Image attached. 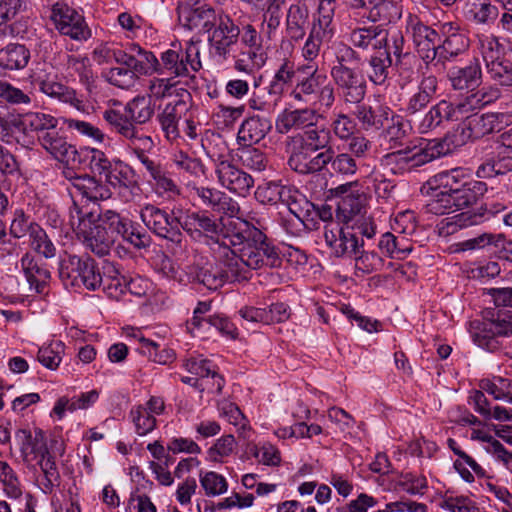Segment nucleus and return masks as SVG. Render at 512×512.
Instances as JSON below:
<instances>
[{"label": "nucleus", "mask_w": 512, "mask_h": 512, "mask_svg": "<svg viewBox=\"0 0 512 512\" xmlns=\"http://www.w3.org/2000/svg\"><path fill=\"white\" fill-rule=\"evenodd\" d=\"M412 131L410 122L402 116L393 115L391 124L385 129V137L387 138L390 148L401 146L403 141L409 137Z\"/></svg>", "instance_id": "13d9d810"}, {"label": "nucleus", "mask_w": 512, "mask_h": 512, "mask_svg": "<svg viewBox=\"0 0 512 512\" xmlns=\"http://www.w3.org/2000/svg\"><path fill=\"white\" fill-rule=\"evenodd\" d=\"M104 178L106 183L115 189H130L132 191L138 188L135 171L121 160L112 161L109 169L104 174Z\"/></svg>", "instance_id": "ea45409f"}, {"label": "nucleus", "mask_w": 512, "mask_h": 512, "mask_svg": "<svg viewBox=\"0 0 512 512\" xmlns=\"http://www.w3.org/2000/svg\"><path fill=\"white\" fill-rule=\"evenodd\" d=\"M324 239L335 257H352L364 246V241L360 240L349 226L342 227L334 222L325 225Z\"/></svg>", "instance_id": "4468645a"}, {"label": "nucleus", "mask_w": 512, "mask_h": 512, "mask_svg": "<svg viewBox=\"0 0 512 512\" xmlns=\"http://www.w3.org/2000/svg\"><path fill=\"white\" fill-rule=\"evenodd\" d=\"M65 68L69 77L77 76L84 84H90L94 79L90 60L87 57L66 55Z\"/></svg>", "instance_id": "6e6d98bb"}, {"label": "nucleus", "mask_w": 512, "mask_h": 512, "mask_svg": "<svg viewBox=\"0 0 512 512\" xmlns=\"http://www.w3.org/2000/svg\"><path fill=\"white\" fill-rule=\"evenodd\" d=\"M37 459V463L43 474L40 489L43 493L50 494L60 483V473L57 468L55 458L50 451L47 450V453H43Z\"/></svg>", "instance_id": "de8ad7c7"}, {"label": "nucleus", "mask_w": 512, "mask_h": 512, "mask_svg": "<svg viewBox=\"0 0 512 512\" xmlns=\"http://www.w3.org/2000/svg\"><path fill=\"white\" fill-rule=\"evenodd\" d=\"M309 26V9L300 2L292 4L286 15L285 31L288 38L299 41L306 35Z\"/></svg>", "instance_id": "f704fd0d"}, {"label": "nucleus", "mask_w": 512, "mask_h": 512, "mask_svg": "<svg viewBox=\"0 0 512 512\" xmlns=\"http://www.w3.org/2000/svg\"><path fill=\"white\" fill-rule=\"evenodd\" d=\"M392 59L387 52L378 50L368 60L367 75L375 85H383L389 76Z\"/></svg>", "instance_id": "8fccbe9b"}, {"label": "nucleus", "mask_w": 512, "mask_h": 512, "mask_svg": "<svg viewBox=\"0 0 512 512\" xmlns=\"http://www.w3.org/2000/svg\"><path fill=\"white\" fill-rule=\"evenodd\" d=\"M501 97V90L496 85H485L480 89L471 90L466 95L460 97L466 114L475 111L496 102Z\"/></svg>", "instance_id": "58836bf2"}, {"label": "nucleus", "mask_w": 512, "mask_h": 512, "mask_svg": "<svg viewBox=\"0 0 512 512\" xmlns=\"http://www.w3.org/2000/svg\"><path fill=\"white\" fill-rule=\"evenodd\" d=\"M332 141L333 138L329 128L313 124V126L302 133L288 136L285 143L287 150L291 154L298 151L304 153L333 149L331 146Z\"/></svg>", "instance_id": "f3484780"}, {"label": "nucleus", "mask_w": 512, "mask_h": 512, "mask_svg": "<svg viewBox=\"0 0 512 512\" xmlns=\"http://www.w3.org/2000/svg\"><path fill=\"white\" fill-rule=\"evenodd\" d=\"M353 257L357 276L380 271L384 265V260L375 251H365L360 248L359 253L353 255Z\"/></svg>", "instance_id": "052dcab7"}, {"label": "nucleus", "mask_w": 512, "mask_h": 512, "mask_svg": "<svg viewBox=\"0 0 512 512\" xmlns=\"http://www.w3.org/2000/svg\"><path fill=\"white\" fill-rule=\"evenodd\" d=\"M448 79L454 90L469 89L478 86L482 80V69L478 59L466 66H454L448 71Z\"/></svg>", "instance_id": "473e14b6"}, {"label": "nucleus", "mask_w": 512, "mask_h": 512, "mask_svg": "<svg viewBox=\"0 0 512 512\" xmlns=\"http://www.w3.org/2000/svg\"><path fill=\"white\" fill-rule=\"evenodd\" d=\"M224 11L215 9L212 5L206 3L189 2L178 6V21L180 25L197 34H206L213 29L218 20L219 14Z\"/></svg>", "instance_id": "9d476101"}, {"label": "nucleus", "mask_w": 512, "mask_h": 512, "mask_svg": "<svg viewBox=\"0 0 512 512\" xmlns=\"http://www.w3.org/2000/svg\"><path fill=\"white\" fill-rule=\"evenodd\" d=\"M486 71L490 79L503 87L512 88V62L506 59L486 65Z\"/></svg>", "instance_id": "774afa93"}, {"label": "nucleus", "mask_w": 512, "mask_h": 512, "mask_svg": "<svg viewBox=\"0 0 512 512\" xmlns=\"http://www.w3.org/2000/svg\"><path fill=\"white\" fill-rule=\"evenodd\" d=\"M261 79V76L258 77V80L255 79V90L253 91L248 104L253 110L268 112L278 105L282 95L277 91V88L272 87L270 84L265 88H259V81H261Z\"/></svg>", "instance_id": "37998d69"}, {"label": "nucleus", "mask_w": 512, "mask_h": 512, "mask_svg": "<svg viewBox=\"0 0 512 512\" xmlns=\"http://www.w3.org/2000/svg\"><path fill=\"white\" fill-rule=\"evenodd\" d=\"M402 16V6L394 0H383L368 19L372 23L389 24Z\"/></svg>", "instance_id": "0e129e2a"}, {"label": "nucleus", "mask_w": 512, "mask_h": 512, "mask_svg": "<svg viewBox=\"0 0 512 512\" xmlns=\"http://www.w3.org/2000/svg\"><path fill=\"white\" fill-rule=\"evenodd\" d=\"M217 259L219 264L200 259L188 265L185 269L188 281L202 284L209 290H217L226 282H239L238 277L231 275L232 271L228 267L230 256L222 242L217 252Z\"/></svg>", "instance_id": "39448f33"}, {"label": "nucleus", "mask_w": 512, "mask_h": 512, "mask_svg": "<svg viewBox=\"0 0 512 512\" xmlns=\"http://www.w3.org/2000/svg\"><path fill=\"white\" fill-rule=\"evenodd\" d=\"M237 157L242 166L253 171H263L268 164L265 153L253 145H240L237 149Z\"/></svg>", "instance_id": "864d4df0"}, {"label": "nucleus", "mask_w": 512, "mask_h": 512, "mask_svg": "<svg viewBox=\"0 0 512 512\" xmlns=\"http://www.w3.org/2000/svg\"><path fill=\"white\" fill-rule=\"evenodd\" d=\"M15 439L25 461L36 459L49 450L45 433L41 429H19L15 433Z\"/></svg>", "instance_id": "cd10ccee"}, {"label": "nucleus", "mask_w": 512, "mask_h": 512, "mask_svg": "<svg viewBox=\"0 0 512 512\" xmlns=\"http://www.w3.org/2000/svg\"><path fill=\"white\" fill-rule=\"evenodd\" d=\"M512 172V152L494 148L490 155L478 166L476 175L486 179Z\"/></svg>", "instance_id": "2f4dec72"}, {"label": "nucleus", "mask_w": 512, "mask_h": 512, "mask_svg": "<svg viewBox=\"0 0 512 512\" xmlns=\"http://www.w3.org/2000/svg\"><path fill=\"white\" fill-rule=\"evenodd\" d=\"M363 209L362 197L359 194H347L341 196L337 205V217L348 223L361 216Z\"/></svg>", "instance_id": "e2e57ef3"}, {"label": "nucleus", "mask_w": 512, "mask_h": 512, "mask_svg": "<svg viewBox=\"0 0 512 512\" xmlns=\"http://www.w3.org/2000/svg\"><path fill=\"white\" fill-rule=\"evenodd\" d=\"M468 181L469 180L467 179L464 170L461 168H455L448 171H442L432 176L426 182L424 188L427 187L434 191L442 189L446 192L452 193L454 189H458Z\"/></svg>", "instance_id": "a18cd8bd"}, {"label": "nucleus", "mask_w": 512, "mask_h": 512, "mask_svg": "<svg viewBox=\"0 0 512 512\" xmlns=\"http://www.w3.org/2000/svg\"><path fill=\"white\" fill-rule=\"evenodd\" d=\"M191 191L212 211L227 215L230 220L241 218L239 216L240 206L238 202L225 192L216 188L197 185H193Z\"/></svg>", "instance_id": "5701e85b"}, {"label": "nucleus", "mask_w": 512, "mask_h": 512, "mask_svg": "<svg viewBox=\"0 0 512 512\" xmlns=\"http://www.w3.org/2000/svg\"><path fill=\"white\" fill-rule=\"evenodd\" d=\"M79 154V163L77 166H80L84 160L88 161V166L90 170L94 173H98L99 175H103L107 172L112 161L108 159L105 153L96 148H83L78 150Z\"/></svg>", "instance_id": "680f3d73"}, {"label": "nucleus", "mask_w": 512, "mask_h": 512, "mask_svg": "<svg viewBox=\"0 0 512 512\" xmlns=\"http://www.w3.org/2000/svg\"><path fill=\"white\" fill-rule=\"evenodd\" d=\"M30 246L45 258H53L56 255V247L47 233L38 225L30 229Z\"/></svg>", "instance_id": "338daca9"}, {"label": "nucleus", "mask_w": 512, "mask_h": 512, "mask_svg": "<svg viewBox=\"0 0 512 512\" xmlns=\"http://www.w3.org/2000/svg\"><path fill=\"white\" fill-rule=\"evenodd\" d=\"M240 28L225 12L219 14L218 20L209 32L208 42L213 54L227 60L238 44Z\"/></svg>", "instance_id": "9b49d317"}, {"label": "nucleus", "mask_w": 512, "mask_h": 512, "mask_svg": "<svg viewBox=\"0 0 512 512\" xmlns=\"http://www.w3.org/2000/svg\"><path fill=\"white\" fill-rule=\"evenodd\" d=\"M131 49L136 52L135 71L138 76L158 74L159 58H157L153 52L142 48L137 43H132Z\"/></svg>", "instance_id": "4d7b16f0"}, {"label": "nucleus", "mask_w": 512, "mask_h": 512, "mask_svg": "<svg viewBox=\"0 0 512 512\" xmlns=\"http://www.w3.org/2000/svg\"><path fill=\"white\" fill-rule=\"evenodd\" d=\"M119 137L145 167L151 178L162 170L161 165L148 156V153L155 146L153 139L149 135L138 134L133 127L125 125L124 127H119Z\"/></svg>", "instance_id": "dca6fc26"}, {"label": "nucleus", "mask_w": 512, "mask_h": 512, "mask_svg": "<svg viewBox=\"0 0 512 512\" xmlns=\"http://www.w3.org/2000/svg\"><path fill=\"white\" fill-rule=\"evenodd\" d=\"M50 18L62 35L76 41H85L91 37V30L83 14L67 4H53Z\"/></svg>", "instance_id": "f8f14e48"}, {"label": "nucleus", "mask_w": 512, "mask_h": 512, "mask_svg": "<svg viewBox=\"0 0 512 512\" xmlns=\"http://www.w3.org/2000/svg\"><path fill=\"white\" fill-rule=\"evenodd\" d=\"M14 127L24 134L36 133L38 137L56 129L58 119L44 112H27L19 115L13 123Z\"/></svg>", "instance_id": "c756f323"}, {"label": "nucleus", "mask_w": 512, "mask_h": 512, "mask_svg": "<svg viewBox=\"0 0 512 512\" xmlns=\"http://www.w3.org/2000/svg\"><path fill=\"white\" fill-rule=\"evenodd\" d=\"M140 217L155 235L182 247L184 235L180 229L181 216H173L166 210L147 204L141 209Z\"/></svg>", "instance_id": "6e6552de"}, {"label": "nucleus", "mask_w": 512, "mask_h": 512, "mask_svg": "<svg viewBox=\"0 0 512 512\" xmlns=\"http://www.w3.org/2000/svg\"><path fill=\"white\" fill-rule=\"evenodd\" d=\"M272 128L270 119L254 115L246 118L237 132L239 145H254L263 140Z\"/></svg>", "instance_id": "7c9ffc66"}, {"label": "nucleus", "mask_w": 512, "mask_h": 512, "mask_svg": "<svg viewBox=\"0 0 512 512\" xmlns=\"http://www.w3.org/2000/svg\"><path fill=\"white\" fill-rule=\"evenodd\" d=\"M332 49L335 60L332 63L331 70H337L338 72L344 68H351L353 63L357 64L360 60L359 54L354 48L343 42L335 43Z\"/></svg>", "instance_id": "69168bd1"}, {"label": "nucleus", "mask_w": 512, "mask_h": 512, "mask_svg": "<svg viewBox=\"0 0 512 512\" xmlns=\"http://www.w3.org/2000/svg\"><path fill=\"white\" fill-rule=\"evenodd\" d=\"M126 114L115 109H106L102 113L103 119L111 130L119 135V127H133L138 134H146L141 125L147 123L154 114V108L144 97H136L125 106Z\"/></svg>", "instance_id": "0eeeda50"}, {"label": "nucleus", "mask_w": 512, "mask_h": 512, "mask_svg": "<svg viewBox=\"0 0 512 512\" xmlns=\"http://www.w3.org/2000/svg\"><path fill=\"white\" fill-rule=\"evenodd\" d=\"M30 50L23 44L10 43L0 50V68L9 71L24 69L30 60Z\"/></svg>", "instance_id": "a19ab883"}, {"label": "nucleus", "mask_w": 512, "mask_h": 512, "mask_svg": "<svg viewBox=\"0 0 512 512\" xmlns=\"http://www.w3.org/2000/svg\"><path fill=\"white\" fill-rule=\"evenodd\" d=\"M20 264L29 284V289L36 293H43L51 277L50 271L46 265L39 264L29 253L23 255Z\"/></svg>", "instance_id": "72a5a7b5"}, {"label": "nucleus", "mask_w": 512, "mask_h": 512, "mask_svg": "<svg viewBox=\"0 0 512 512\" xmlns=\"http://www.w3.org/2000/svg\"><path fill=\"white\" fill-rule=\"evenodd\" d=\"M505 208L506 206L504 204L498 203L491 206L489 209L481 207L476 211H466L451 218H445L438 224L439 235L446 237L456 233L460 229L479 225L488 219V213H498Z\"/></svg>", "instance_id": "4be33fe9"}, {"label": "nucleus", "mask_w": 512, "mask_h": 512, "mask_svg": "<svg viewBox=\"0 0 512 512\" xmlns=\"http://www.w3.org/2000/svg\"><path fill=\"white\" fill-rule=\"evenodd\" d=\"M210 157L220 186L239 197L250 194L254 186V179L250 174L237 167L223 154H212Z\"/></svg>", "instance_id": "1a4fd4ad"}, {"label": "nucleus", "mask_w": 512, "mask_h": 512, "mask_svg": "<svg viewBox=\"0 0 512 512\" xmlns=\"http://www.w3.org/2000/svg\"><path fill=\"white\" fill-rule=\"evenodd\" d=\"M98 215L93 212L84 211L77 203L69 209V224L71 228L82 238L86 249L99 257L109 254L115 239L105 226L95 224Z\"/></svg>", "instance_id": "7ed1b4c3"}, {"label": "nucleus", "mask_w": 512, "mask_h": 512, "mask_svg": "<svg viewBox=\"0 0 512 512\" xmlns=\"http://www.w3.org/2000/svg\"><path fill=\"white\" fill-rule=\"evenodd\" d=\"M190 108L191 104L182 96V98L166 104L162 112L157 115L161 130L168 141L173 142L180 138L178 122L183 116H186Z\"/></svg>", "instance_id": "a878e982"}, {"label": "nucleus", "mask_w": 512, "mask_h": 512, "mask_svg": "<svg viewBox=\"0 0 512 512\" xmlns=\"http://www.w3.org/2000/svg\"><path fill=\"white\" fill-rule=\"evenodd\" d=\"M381 37L385 38L383 44L384 52L389 54V57L393 54L396 57L395 65L402 67L408 63L412 56L408 52H404L405 39L401 31H393L388 37V33L383 30Z\"/></svg>", "instance_id": "603ef678"}, {"label": "nucleus", "mask_w": 512, "mask_h": 512, "mask_svg": "<svg viewBox=\"0 0 512 512\" xmlns=\"http://www.w3.org/2000/svg\"><path fill=\"white\" fill-rule=\"evenodd\" d=\"M353 116L357 119L362 129L369 131L372 129H380L383 127L384 122L388 119L390 109L389 107H372L367 103H355Z\"/></svg>", "instance_id": "4c0bfd02"}, {"label": "nucleus", "mask_w": 512, "mask_h": 512, "mask_svg": "<svg viewBox=\"0 0 512 512\" xmlns=\"http://www.w3.org/2000/svg\"><path fill=\"white\" fill-rule=\"evenodd\" d=\"M260 218L229 220L224 225L222 243L230 256L228 267L239 282L252 277V270L277 268L282 264L279 249L263 232Z\"/></svg>", "instance_id": "f257e3e1"}, {"label": "nucleus", "mask_w": 512, "mask_h": 512, "mask_svg": "<svg viewBox=\"0 0 512 512\" xmlns=\"http://www.w3.org/2000/svg\"><path fill=\"white\" fill-rule=\"evenodd\" d=\"M469 333L479 347L488 351L498 349V337L512 335V311H499L491 318L471 321Z\"/></svg>", "instance_id": "423d86ee"}, {"label": "nucleus", "mask_w": 512, "mask_h": 512, "mask_svg": "<svg viewBox=\"0 0 512 512\" xmlns=\"http://www.w3.org/2000/svg\"><path fill=\"white\" fill-rule=\"evenodd\" d=\"M26 9L25 0H0V36L11 30L10 23Z\"/></svg>", "instance_id": "5fc2aeb1"}, {"label": "nucleus", "mask_w": 512, "mask_h": 512, "mask_svg": "<svg viewBox=\"0 0 512 512\" xmlns=\"http://www.w3.org/2000/svg\"><path fill=\"white\" fill-rule=\"evenodd\" d=\"M382 34L383 29L378 25L356 27L350 31L348 40L352 48L380 50L385 43V38L381 37Z\"/></svg>", "instance_id": "c9c22d12"}, {"label": "nucleus", "mask_w": 512, "mask_h": 512, "mask_svg": "<svg viewBox=\"0 0 512 512\" xmlns=\"http://www.w3.org/2000/svg\"><path fill=\"white\" fill-rule=\"evenodd\" d=\"M487 192V185L482 181L469 180L451 193L457 210L468 208L477 203Z\"/></svg>", "instance_id": "c03bdc74"}, {"label": "nucleus", "mask_w": 512, "mask_h": 512, "mask_svg": "<svg viewBox=\"0 0 512 512\" xmlns=\"http://www.w3.org/2000/svg\"><path fill=\"white\" fill-rule=\"evenodd\" d=\"M39 89L42 93L50 98L59 100L60 102L70 104L78 111L85 110L84 101L77 96L74 89L54 79H42L38 82Z\"/></svg>", "instance_id": "e433bc0d"}, {"label": "nucleus", "mask_w": 512, "mask_h": 512, "mask_svg": "<svg viewBox=\"0 0 512 512\" xmlns=\"http://www.w3.org/2000/svg\"><path fill=\"white\" fill-rule=\"evenodd\" d=\"M289 192L290 190L283 185L275 182H268L259 185L256 188L254 195L258 202L274 205L278 202L286 201V196H288Z\"/></svg>", "instance_id": "bf43d9fd"}, {"label": "nucleus", "mask_w": 512, "mask_h": 512, "mask_svg": "<svg viewBox=\"0 0 512 512\" xmlns=\"http://www.w3.org/2000/svg\"><path fill=\"white\" fill-rule=\"evenodd\" d=\"M192 49L183 50L179 45L163 51L159 58L158 74L171 78L187 77L190 71L196 72L201 68L199 60L191 59Z\"/></svg>", "instance_id": "ddd939ff"}, {"label": "nucleus", "mask_w": 512, "mask_h": 512, "mask_svg": "<svg viewBox=\"0 0 512 512\" xmlns=\"http://www.w3.org/2000/svg\"><path fill=\"white\" fill-rule=\"evenodd\" d=\"M302 70L309 75L299 81L289 94L290 98L297 102H307L309 97L316 95L320 87L327 82V75L318 71L317 64H308Z\"/></svg>", "instance_id": "c85d7f7f"}, {"label": "nucleus", "mask_w": 512, "mask_h": 512, "mask_svg": "<svg viewBox=\"0 0 512 512\" xmlns=\"http://www.w3.org/2000/svg\"><path fill=\"white\" fill-rule=\"evenodd\" d=\"M59 277L66 288L90 291L101 287L103 282L96 261L88 255L68 254L60 261Z\"/></svg>", "instance_id": "20e7f679"}, {"label": "nucleus", "mask_w": 512, "mask_h": 512, "mask_svg": "<svg viewBox=\"0 0 512 512\" xmlns=\"http://www.w3.org/2000/svg\"><path fill=\"white\" fill-rule=\"evenodd\" d=\"M266 53L262 47H245L235 59L234 68L238 72L251 74L264 66Z\"/></svg>", "instance_id": "09e8293b"}, {"label": "nucleus", "mask_w": 512, "mask_h": 512, "mask_svg": "<svg viewBox=\"0 0 512 512\" xmlns=\"http://www.w3.org/2000/svg\"><path fill=\"white\" fill-rule=\"evenodd\" d=\"M39 144L55 160L71 167H77L79 154L76 147L66 140L56 129L39 136Z\"/></svg>", "instance_id": "b1692460"}, {"label": "nucleus", "mask_w": 512, "mask_h": 512, "mask_svg": "<svg viewBox=\"0 0 512 512\" xmlns=\"http://www.w3.org/2000/svg\"><path fill=\"white\" fill-rule=\"evenodd\" d=\"M301 151L291 153L288 158L289 167L303 175L320 173L331 163L333 149L320 150L316 155Z\"/></svg>", "instance_id": "bb28decb"}, {"label": "nucleus", "mask_w": 512, "mask_h": 512, "mask_svg": "<svg viewBox=\"0 0 512 512\" xmlns=\"http://www.w3.org/2000/svg\"><path fill=\"white\" fill-rule=\"evenodd\" d=\"M501 114H468L455 129L441 139L421 142L386 154L383 161L394 174H404L451 153L469 141L480 139L498 129Z\"/></svg>", "instance_id": "f03ea898"}, {"label": "nucleus", "mask_w": 512, "mask_h": 512, "mask_svg": "<svg viewBox=\"0 0 512 512\" xmlns=\"http://www.w3.org/2000/svg\"><path fill=\"white\" fill-rule=\"evenodd\" d=\"M318 113L313 108L284 109L276 118L275 129L279 134H288L291 131H305L317 123Z\"/></svg>", "instance_id": "393cba45"}, {"label": "nucleus", "mask_w": 512, "mask_h": 512, "mask_svg": "<svg viewBox=\"0 0 512 512\" xmlns=\"http://www.w3.org/2000/svg\"><path fill=\"white\" fill-rule=\"evenodd\" d=\"M406 29L420 57L427 63L433 61L438 53L439 33L413 15L408 16Z\"/></svg>", "instance_id": "6ab92c4d"}, {"label": "nucleus", "mask_w": 512, "mask_h": 512, "mask_svg": "<svg viewBox=\"0 0 512 512\" xmlns=\"http://www.w3.org/2000/svg\"><path fill=\"white\" fill-rule=\"evenodd\" d=\"M66 178L70 182L67 191L73 199L81 197L90 202H97L111 197L112 193L108 185L94 176L88 174L77 176L68 172ZM74 202L76 203L75 200Z\"/></svg>", "instance_id": "aec40b11"}, {"label": "nucleus", "mask_w": 512, "mask_h": 512, "mask_svg": "<svg viewBox=\"0 0 512 512\" xmlns=\"http://www.w3.org/2000/svg\"><path fill=\"white\" fill-rule=\"evenodd\" d=\"M477 48L485 62V66L500 61L502 58L503 47L498 37L493 34L479 33L476 35Z\"/></svg>", "instance_id": "3c124183"}, {"label": "nucleus", "mask_w": 512, "mask_h": 512, "mask_svg": "<svg viewBox=\"0 0 512 512\" xmlns=\"http://www.w3.org/2000/svg\"><path fill=\"white\" fill-rule=\"evenodd\" d=\"M333 18L334 6L320 3L318 16L313 20L309 34L323 42L330 41L335 33Z\"/></svg>", "instance_id": "49530a36"}, {"label": "nucleus", "mask_w": 512, "mask_h": 512, "mask_svg": "<svg viewBox=\"0 0 512 512\" xmlns=\"http://www.w3.org/2000/svg\"><path fill=\"white\" fill-rule=\"evenodd\" d=\"M467 20L486 25L493 23L499 14L498 8L490 0H468L464 7Z\"/></svg>", "instance_id": "79ce46f5"}, {"label": "nucleus", "mask_w": 512, "mask_h": 512, "mask_svg": "<svg viewBox=\"0 0 512 512\" xmlns=\"http://www.w3.org/2000/svg\"><path fill=\"white\" fill-rule=\"evenodd\" d=\"M211 216L207 211H187L184 216H181L180 229L182 228L194 239H200L203 236L216 238L218 250L222 242L224 225Z\"/></svg>", "instance_id": "2eb2a0df"}, {"label": "nucleus", "mask_w": 512, "mask_h": 512, "mask_svg": "<svg viewBox=\"0 0 512 512\" xmlns=\"http://www.w3.org/2000/svg\"><path fill=\"white\" fill-rule=\"evenodd\" d=\"M466 116L467 114L460 98L454 102L442 99L433 105L422 117L417 129L419 133L425 134L441 126L444 121L456 122Z\"/></svg>", "instance_id": "a211bd4d"}, {"label": "nucleus", "mask_w": 512, "mask_h": 512, "mask_svg": "<svg viewBox=\"0 0 512 512\" xmlns=\"http://www.w3.org/2000/svg\"><path fill=\"white\" fill-rule=\"evenodd\" d=\"M330 75L346 103H360L366 95V80L358 67L330 70Z\"/></svg>", "instance_id": "412c9836"}]
</instances>
